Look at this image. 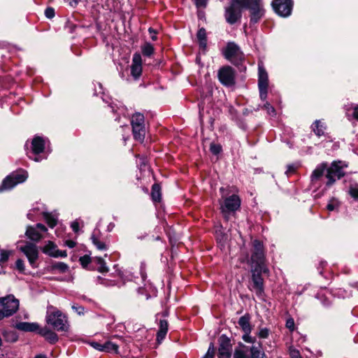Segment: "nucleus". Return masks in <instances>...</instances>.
Returning <instances> with one entry per match:
<instances>
[{"label": "nucleus", "instance_id": "nucleus-53", "mask_svg": "<svg viewBox=\"0 0 358 358\" xmlns=\"http://www.w3.org/2000/svg\"><path fill=\"white\" fill-rule=\"evenodd\" d=\"M197 7H202L206 5L207 0H194Z\"/></svg>", "mask_w": 358, "mask_h": 358}, {"label": "nucleus", "instance_id": "nucleus-22", "mask_svg": "<svg viewBox=\"0 0 358 358\" xmlns=\"http://www.w3.org/2000/svg\"><path fill=\"white\" fill-rule=\"evenodd\" d=\"M16 328L23 331H35L38 329L39 327L36 323H29L26 322H19L16 324Z\"/></svg>", "mask_w": 358, "mask_h": 358}, {"label": "nucleus", "instance_id": "nucleus-40", "mask_svg": "<svg viewBox=\"0 0 358 358\" xmlns=\"http://www.w3.org/2000/svg\"><path fill=\"white\" fill-rule=\"evenodd\" d=\"M297 168H298V166L296 165V164H289V165L287 166V169L285 173L287 176H289L290 174H292V173H294L296 171Z\"/></svg>", "mask_w": 358, "mask_h": 358}, {"label": "nucleus", "instance_id": "nucleus-3", "mask_svg": "<svg viewBox=\"0 0 358 358\" xmlns=\"http://www.w3.org/2000/svg\"><path fill=\"white\" fill-rule=\"evenodd\" d=\"M45 321L48 324L57 331H67L69 330L66 317L52 306H50L47 308Z\"/></svg>", "mask_w": 358, "mask_h": 358}, {"label": "nucleus", "instance_id": "nucleus-15", "mask_svg": "<svg viewBox=\"0 0 358 358\" xmlns=\"http://www.w3.org/2000/svg\"><path fill=\"white\" fill-rule=\"evenodd\" d=\"M142 73V59L139 53L133 55L132 64L131 66V74L134 79H138Z\"/></svg>", "mask_w": 358, "mask_h": 358}, {"label": "nucleus", "instance_id": "nucleus-62", "mask_svg": "<svg viewBox=\"0 0 358 358\" xmlns=\"http://www.w3.org/2000/svg\"><path fill=\"white\" fill-rule=\"evenodd\" d=\"M225 239H226V238H225L224 236H222L220 238V241H224Z\"/></svg>", "mask_w": 358, "mask_h": 358}, {"label": "nucleus", "instance_id": "nucleus-30", "mask_svg": "<svg viewBox=\"0 0 358 358\" xmlns=\"http://www.w3.org/2000/svg\"><path fill=\"white\" fill-rule=\"evenodd\" d=\"M93 244L96 247V248L99 250H106L107 249V246L105 243L99 241L94 235H92L91 237Z\"/></svg>", "mask_w": 358, "mask_h": 358}, {"label": "nucleus", "instance_id": "nucleus-47", "mask_svg": "<svg viewBox=\"0 0 358 358\" xmlns=\"http://www.w3.org/2000/svg\"><path fill=\"white\" fill-rule=\"evenodd\" d=\"M80 262L83 266H86L90 262V258L85 255L80 258Z\"/></svg>", "mask_w": 358, "mask_h": 358}, {"label": "nucleus", "instance_id": "nucleus-42", "mask_svg": "<svg viewBox=\"0 0 358 358\" xmlns=\"http://www.w3.org/2000/svg\"><path fill=\"white\" fill-rule=\"evenodd\" d=\"M269 335V330L266 328L260 329L259 336L262 338H266Z\"/></svg>", "mask_w": 358, "mask_h": 358}, {"label": "nucleus", "instance_id": "nucleus-29", "mask_svg": "<svg viewBox=\"0 0 358 358\" xmlns=\"http://www.w3.org/2000/svg\"><path fill=\"white\" fill-rule=\"evenodd\" d=\"M44 218L50 228H53L57 224V219L50 213H45Z\"/></svg>", "mask_w": 358, "mask_h": 358}, {"label": "nucleus", "instance_id": "nucleus-45", "mask_svg": "<svg viewBox=\"0 0 358 358\" xmlns=\"http://www.w3.org/2000/svg\"><path fill=\"white\" fill-rule=\"evenodd\" d=\"M350 194L352 197L358 199V186L351 187Z\"/></svg>", "mask_w": 358, "mask_h": 358}, {"label": "nucleus", "instance_id": "nucleus-13", "mask_svg": "<svg viewBox=\"0 0 358 358\" xmlns=\"http://www.w3.org/2000/svg\"><path fill=\"white\" fill-rule=\"evenodd\" d=\"M241 205V200L237 195L233 194L231 196L226 198L224 203L221 206V209L223 213L225 214L228 212H234L239 208Z\"/></svg>", "mask_w": 358, "mask_h": 358}, {"label": "nucleus", "instance_id": "nucleus-33", "mask_svg": "<svg viewBox=\"0 0 358 358\" xmlns=\"http://www.w3.org/2000/svg\"><path fill=\"white\" fill-rule=\"evenodd\" d=\"M54 268L55 269L59 270L60 272L64 273L68 270L69 266H67V264H66L63 262H59V263L55 264L54 265Z\"/></svg>", "mask_w": 358, "mask_h": 358}, {"label": "nucleus", "instance_id": "nucleus-5", "mask_svg": "<svg viewBox=\"0 0 358 358\" xmlns=\"http://www.w3.org/2000/svg\"><path fill=\"white\" fill-rule=\"evenodd\" d=\"M19 308V301L13 295L0 298V320L13 315Z\"/></svg>", "mask_w": 358, "mask_h": 358}, {"label": "nucleus", "instance_id": "nucleus-28", "mask_svg": "<svg viewBox=\"0 0 358 358\" xmlns=\"http://www.w3.org/2000/svg\"><path fill=\"white\" fill-rule=\"evenodd\" d=\"M55 245L51 242L49 241L44 247L43 252L46 254H48L49 255L53 256V257H57L58 254L55 253Z\"/></svg>", "mask_w": 358, "mask_h": 358}, {"label": "nucleus", "instance_id": "nucleus-17", "mask_svg": "<svg viewBox=\"0 0 358 358\" xmlns=\"http://www.w3.org/2000/svg\"><path fill=\"white\" fill-rule=\"evenodd\" d=\"M259 79H258V87L264 88L268 87V74L264 67L259 64Z\"/></svg>", "mask_w": 358, "mask_h": 358}, {"label": "nucleus", "instance_id": "nucleus-23", "mask_svg": "<svg viewBox=\"0 0 358 358\" xmlns=\"http://www.w3.org/2000/svg\"><path fill=\"white\" fill-rule=\"evenodd\" d=\"M238 325L241 327L244 333H250L251 327L250 324V317L248 315H245L240 317L238 320Z\"/></svg>", "mask_w": 358, "mask_h": 358}, {"label": "nucleus", "instance_id": "nucleus-58", "mask_svg": "<svg viewBox=\"0 0 358 358\" xmlns=\"http://www.w3.org/2000/svg\"><path fill=\"white\" fill-rule=\"evenodd\" d=\"M66 245L69 248H72L75 247V245H76V243H75L74 241H67L66 242Z\"/></svg>", "mask_w": 358, "mask_h": 358}, {"label": "nucleus", "instance_id": "nucleus-56", "mask_svg": "<svg viewBox=\"0 0 358 358\" xmlns=\"http://www.w3.org/2000/svg\"><path fill=\"white\" fill-rule=\"evenodd\" d=\"M352 115L355 119L358 120V105L355 106Z\"/></svg>", "mask_w": 358, "mask_h": 358}, {"label": "nucleus", "instance_id": "nucleus-64", "mask_svg": "<svg viewBox=\"0 0 358 358\" xmlns=\"http://www.w3.org/2000/svg\"><path fill=\"white\" fill-rule=\"evenodd\" d=\"M0 358H3V355L0 356Z\"/></svg>", "mask_w": 358, "mask_h": 358}, {"label": "nucleus", "instance_id": "nucleus-35", "mask_svg": "<svg viewBox=\"0 0 358 358\" xmlns=\"http://www.w3.org/2000/svg\"><path fill=\"white\" fill-rule=\"evenodd\" d=\"M15 267L20 273H24L25 266L24 261L21 259H18L15 262Z\"/></svg>", "mask_w": 358, "mask_h": 358}, {"label": "nucleus", "instance_id": "nucleus-16", "mask_svg": "<svg viewBox=\"0 0 358 358\" xmlns=\"http://www.w3.org/2000/svg\"><path fill=\"white\" fill-rule=\"evenodd\" d=\"M231 354V345L227 338L222 337L218 349L219 358H229Z\"/></svg>", "mask_w": 358, "mask_h": 358}, {"label": "nucleus", "instance_id": "nucleus-32", "mask_svg": "<svg viewBox=\"0 0 358 358\" xmlns=\"http://www.w3.org/2000/svg\"><path fill=\"white\" fill-rule=\"evenodd\" d=\"M97 264L99 265V271L101 273H106L108 268L106 266V262L101 257H96Z\"/></svg>", "mask_w": 358, "mask_h": 358}, {"label": "nucleus", "instance_id": "nucleus-24", "mask_svg": "<svg viewBox=\"0 0 358 358\" xmlns=\"http://www.w3.org/2000/svg\"><path fill=\"white\" fill-rule=\"evenodd\" d=\"M132 127L136 125H141L145 124L144 116L140 113H135L131 120Z\"/></svg>", "mask_w": 358, "mask_h": 358}, {"label": "nucleus", "instance_id": "nucleus-6", "mask_svg": "<svg viewBox=\"0 0 358 358\" xmlns=\"http://www.w3.org/2000/svg\"><path fill=\"white\" fill-rule=\"evenodd\" d=\"M27 176L28 174L24 171H21L18 173H12L3 180L2 184L0 186V192L13 188L17 184L25 181Z\"/></svg>", "mask_w": 358, "mask_h": 358}, {"label": "nucleus", "instance_id": "nucleus-31", "mask_svg": "<svg viewBox=\"0 0 358 358\" xmlns=\"http://www.w3.org/2000/svg\"><path fill=\"white\" fill-rule=\"evenodd\" d=\"M143 55L150 57L154 52V48L150 43H145L141 48Z\"/></svg>", "mask_w": 358, "mask_h": 358}, {"label": "nucleus", "instance_id": "nucleus-52", "mask_svg": "<svg viewBox=\"0 0 358 358\" xmlns=\"http://www.w3.org/2000/svg\"><path fill=\"white\" fill-rule=\"evenodd\" d=\"M92 346L96 350H98L99 351H103V344L94 342L92 343Z\"/></svg>", "mask_w": 358, "mask_h": 358}, {"label": "nucleus", "instance_id": "nucleus-39", "mask_svg": "<svg viewBox=\"0 0 358 358\" xmlns=\"http://www.w3.org/2000/svg\"><path fill=\"white\" fill-rule=\"evenodd\" d=\"M197 38L198 40H206V32L205 29L201 28L198 31Z\"/></svg>", "mask_w": 358, "mask_h": 358}, {"label": "nucleus", "instance_id": "nucleus-34", "mask_svg": "<svg viewBox=\"0 0 358 358\" xmlns=\"http://www.w3.org/2000/svg\"><path fill=\"white\" fill-rule=\"evenodd\" d=\"M210 152L214 155L219 154L222 150V147L219 144L211 143L210 146Z\"/></svg>", "mask_w": 358, "mask_h": 358}, {"label": "nucleus", "instance_id": "nucleus-14", "mask_svg": "<svg viewBox=\"0 0 358 358\" xmlns=\"http://www.w3.org/2000/svg\"><path fill=\"white\" fill-rule=\"evenodd\" d=\"M47 231V228L42 224H37L35 227L29 226L26 231V236L34 241H39L42 238V233Z\"/></svg>", "mask_w": 358, "mask_h": 358}, {"label": "nucleus", "instance_id": "nucleus-2", "mask_svg": "<svg viewBox=\"0 0 358 358\" xmlns=\"http://www.w3.org/2000/svg\"><path fill=\"white\" fill-rule=\"evenodd\" d=\"M344 166L341 162H334L329 167H327L326 163L318 164L310 176V183L312 186L317 188L320 187L324 177H325L327 179V182H325L326 187H330L337 180L344 176Z\"/></svg>", "mask_w": 358, "mask_h": 358}, {"label": "nucleus", "instance_id": "nucleus-1", "mask_svg": "<svg viewBox=\"0 0 358 358\" xmlns=\"http://www.w3.org/2000/svg\"><path fill=\"white\" fill-rule=\"evenodd\" d=\"M252 254L251 257V272L253 282L252 289L256 294L262 296L264 293V280L261 276L262 273L268 272V269L264 264V252L262 243L255 240L252 242Z\"/></svg>", "mask_w": 358, "mask_h": 358}, {"label": "nucleus", "instance_id": "nucleus-55", "mask_svg": "<svg viewBox=\"0 0 358 358\" xmlns=\"http://www.w3.org/2000/svg\"><path fill=\"white\" fill-rule=\"evenodd\" d=\"M199 42L200 48L203 50H206L207 45L206 40H199Z\"/></svg>", "mask_w": 358, "mask_h": 358}, {"label": "nucleus", "instance_id": "nucleus-50", "mask_svg": "<svg viewBox=\"0 0 358 358\" xmlns=\"http://www.w3.org/2000/svg\"><path fill=\"white\" fill-rule=\"evenodd\" d=\"M336 206L337 202L333 200L327 205V209L330 211H332L336 208Z\"/></svg>", "mask_w": 358, "mask_h": 358}, {"label": "nucleus", "instance_id": "nucleus-59", "mask_svg": "<svg viewBox=\"0 0 358 358\" xmlns=\"http://www.w3.org/2000/svg\"><path fill=\"white\" fill-rule=\"evenodd\" d=\"M149 31H150V34H151L152 32H154V35H152V36H151V38H152L153 41L156 40L157 36H156V35H155V32L153 31V29H151V28H150V29H149Z\"/></svg>", "mask_w": 358, "mask_h": 358}, {"label": "nucleus", "instance_id": "nucleus-8", "mask_svg": "<svg viewBox=\"0 0 358 358\" xmlns=\"http://www.w3.org/2000/svg\"><path fill=\"white\" fill-rule=\"evenodd\" d=\"M217 77L224 86L231 87L235 84V71L229 66L220 68L217 72Z\"/></svg>", "mask_w": 358, "mask_h": 358}, {"label": "nucleus", "instance_id": "nucleus-44", "mask_svg": "<svg viewBox=\"0 0 358 358\" xmlns=\"http://www.w3.org/2000/svg\"><path fill=\"white\" fill-rule=\"evenodd\" d=\"M286 327L291 331L294 330V321L292 318H289L286 322Z\"/></svg>", "mask_w": 358, "mask_h": 358}, {"label": "nucleus", "instance_id": "nucleus-19", "mask_svg": "<svg viewBox=\"0 0 358 358\" xmlns=\"http://www.w3.org/2000/svg\"><path fill=\"white\" fill-rule=\"evenodd\" d=\"M132 131L134 139L139 142H143L145 136V124L134 126Z\"/></svg>", "mask_w": 358, "mask_h": 358}, {"label": "nucleus", "instance_id": "nucleus-51", "mask_svg": "<svg viewBox=\"0 0 358 358\" xmlns=\"http://www.w3.org/2000/svg\"><path fill=\"white\" fill-rule=\"evenodd\" d=\"M72 308L75 311H76L79 315L84 314V308L82 306H76L75 305H73Z\"/></svg>", "mask_w": 358, "mask_h": 358}, {"label": "nucleus", "instance_id": "nucleus-4", "mask_svg": "<svg viewBox=\"0 0 358 358\" xmlns=\"http://www.w3.org/2000/svg\"><path fill=\"white\" fill-rule=\"evenodd\" d=\"M248 0H231L230 5L225 8L224 17L226 21L234 24L238 22L242 16V10L246 5Z\"/></svg>", "mask_w": 358, "mask_h": 358}, {"label": "nucleus", "instance_id": "nucleus-37", "mask_svg": "<svg viewBox=\"0 0 358 358\" xmlns=\"http://www.w3.org/2000/svg\"><path fill=\"white\" fill-rule=\"evenodd\" d=\"M264 109L267 111V113L270 115H275V110L274 108L268 102H266L264 106Z\"/></svg>", "mask_w": 358, "mask_h": 358}, {"label": "nucleus", "instance_id": "nucleus-46", "mask_svg": "<svg viewBox=\"0 0 358 358\" xmlns=\"http://www.w3.org/2000/svg\"><path fill=\"white\" fill-rule=\"evenodd\" d=\"M9 257V253L7 251L1 250V257L0 262H5L8 260Z\"/></svg>", "mask_w": 358, "mask_h": 358}, {"label": "nucleus", "instance_id": "nucleus-54", "mask_svg": "<svg viewBox=\"0 0 358 358\" xmlns=\"http://www.w3.org/2000/svg\"><path fill=\"white\" fill-rule=\"evenodd\" d=\"M71 228L75 232H78L79 230V223L77 221H75L71 223Z\"/></svg>", "mask_w": 358, "mask_h": 358}, {"label": "nucleus", "instance_id": "nucleus-61", "mask_svg": "<svg viewBox=\"0 0 358 358\" xmlns=\"http://www.w3.org/2000/svg\"><path fill=\"white\" fill-rule=\"evenodd\" d=\"M34 160L35 162H40V161H41V159H40L39 157H35V158L34 159Z\"/></svg>", "mask_w": 358, "mask_h": 358}, {"label": "nucleus", "instance_id": "nucleus-26", "mask_svg": "<svg viewBox=\"0 0 358 358\" xmlns=\"http://www.w3.org/2000/svg\"><path fill=\"white\" fill-rule=\"evenodd\" d=\"M151 196L154 201H159L161 199V189L158 184H154L152 187Z\"/></svg>", "mask_w": 358, "mask_h": 358}, {"label": "nucleus", "instance_id": "nucleus-11", "mask_svg": "<svg viewBox=\"0 0 358 358\" xmlns=\"http://www.w3.org/2000/svg\"><path fill=\"white\" fill-rule=\"evenodd\" d=\"M20 251H22L27 257L30 265L36 268V262L38 258V250L36 245L27 243L23 246H20Z\"/></svg>", "mask_w": 358, "mask_h": 358}, {"label": "nucleus", "instance_id": "nucleus-27", "mask_svg": "<svg viewBox=\"0 0 358 358\" xmlns=\"http://www.w3.org/2000/svg\"><path fill=\"white\" fill-rule=\"evenodd\" d=\"M103 352L117 353L118 345L111 341L106 342L103 344Z\"/></svg>", "mask_w": 358, "mask_h": 358}, {"label": "nucleus", "instance_id": "nucleus-43", "mask_svg": "<svg viewBox=\"0 0 358 358\" xmlns=\"http://www.w3.org/2000/svg\"><path fill=\"white\" fill-rule=\"evenodd\" d=\"M250 333H245L243 336V340L246 343H253L255 341V338H252L250 336Z\"/></svg>", "mask_w": 358, "mask_h": 358}, {"label": "nucleus", "instance_id": "nucleus-60", "mask_svg": "<svg viewBox=\"0 0 358 358\" xmlns=\"http://www.w3.org/2000/svg\"><path fill=\"white\" fill-rule=\"evenodd\" d=\"M35 358H47V357L44 355H38L35 357Z\"/></svg>", "mask_w": 358, "mask_h": 358}, {"label": "nucleus", "instance_id": "nucleus-7", "mask_svg": "<svg viewBox=\"0 0 358 358\" xmlns=\"http://www.w3.org/2000/svg\"><path fill=\"white\" fill-rule=\"evenodd\" d=\"M244 8L250 11V21L257 23L264 15V8L262 0H248Z\"/></svg>", "mask_w": 358, "mask_h": 358}, {"label": "nucleus", "instance_id": "nucleus-41", "mask_svg": "<svg viewBox=\"0 0 358 358\" xmlns=\"http://www.w3.org/2000/svg\"><path fill=\"white\" fill-rule=\"evenodd\" d=\"M267 89L268 87H259V96L262 100L264 101L267 97Z\"/></svg>", "mask_w": 358, "mask_h": 358}, {"label": "nucleus", "instance_id": "nucleus-63", "mask_svg": "<svg viewBox=\"0 0 358 358\" xmlns=\"http://www.w3.org/2000/svg\"><path fill=\"white\" fill-rule=\"evenodd\" d=\"M220 191H221V192H223V191H224V188H223V187H221V188H220Z\"/></svg>", "mask_w": 358, "mask_h": 358}, {"label": "nucleus", "instance_id": "nucleus-20", "mask_svg": "<svg viewBox=\"0 0 358 358\" xmlns=\"http://www.w3.org/2000/svg\"><path fill=\"white\" fill-rule=\"evenodd\" d=\"M168 322L165 320L159 321V329L157 334V341L160 343L165 338L168 331Z\"/></svg>", "mask_w": 358, "mask_h": 358}, {"label": "nucleus", "instance_id": "nucleus-9", "mask_svg": "<svg viewBox=\"0 0 358 358\" xmlns=\"http://www.w3.org/2000/svg\"><path fill=\"white\" fill-rule=\"evenodd\" d=\"M272 6L280 16L288 17L292 10L293 1L292 0H273Z\"/></svg>", "mask_w": 358, "mask_h": 358}, {"label": "nucleus", "instance_id": "nucleus-57", "mask_svg": "<svg viewBox=\"0 0 358 358\" xmlns=\"http://www.w3.org/2000/svg\"><path fill=\"white\" fill-rule=\"evenodd\" d=\"M55 253L58 254L57 257H66L67 255L66 251L56 250Z\"/></svg>", "mask_w": 358, "mask_h": 358}, {"label": "nucleus", "instance_id": "nucleus-36", "mask_svg": "<svg viewBox=\"0 0 358 358\" xmlns=\"http://www.w3.org/2000/svg\"><path fill=\"white\" fill-rule=\"evenodd\" d=\"M214 352H215L214 345L213 343H210L206 354L202 358H213L214 357Z\"/></svg>", "mask_w": 358, "mask_h": 358}, {"label": "nucleus", "instance_id": "nucleus-12", "mask_svg": "<svg viewBox=\"0 0 358 358\" xmlns=\"http://www.w3.org/2000/svg\"><path fill=\"white\" fill-rule=\"evenodd\" d=\"M261 351L257 347L252 346L250 348L243 346L240 349H236L234 354V358H260Z\"/></svg>", "mask_w": 358, "mask_h": 358}, {"label": "nucleus", "instance_id": "nucleus-49", "mask_svg": "<svg viewBox=\"0 0 358 358\" xmlns=\"http://www.w3.org/2000/svg\"><path fill=\"white\" fill-rule=\"evenodd\" d=\"M17 336L15 335V334H14L13 332L8 333L6 336V340L8 341L15 342L17 341Z\"/></svg>", "mask_w": 358, "mask_h": 358}, {"label": "nucleus", "instance_id": "nucleus-38", "mask_svg": "<svg viewBox=\"0 0 358 358\" xmlns=\"http://www.w3.org/2000/svg\"><path fill=\"white\" fill-rule=\"evenodd\" d=\"M289 352L292 358H301L300 352L298 350L290 348Z\"/></svg>", "mask_w": 358, "mask_h": 358}, {"label": "nucleus", "instance_id": "nucleus-10", "mask_svg": "<svg viewBox=\"0 0 358 358\" xmlns=\"http://www.w3.org/2000/svg\"><path fill=\"white\" fill-rule=\"evenodd\" d=\"M224 55L226 59L231 62L236 64L237 62L243 58V52L241 51L239 47L234 43H229L224 52Z\"/></svg>", "mask_w": 358, "mask_h": 358}, {"label": "nucleus", "instance_id": "nucleus-21", "mask_svg": "<svg viewBox=\"0 0 358 358\" xmlns=\"http://www.w3.org/2000/svg\"><path fill=\"white\" fill-rule=\"evenodd\" d=\"M32 151L34 154H39L44 150L45 143L42 138L36 136L32 140Z\"/></svg>", "mask_w": 358, "mask_h": 358}, {"label": "nucleus", "instance_id": "nucleus-48", "mask_svg": "<svg viewBox=\"0 0 358 358\" xmlns=\"http://www.w3.org/2000/svg\"><path fill=\"white\" fill-rule=\"evenodd\" d=\"M45 14L48 18H52L55 15V10L52 8H48L45 11Z\"/></svg>", "mask_w": 358, "mask_h": 358}, {"label": "nucleus", "instance_id": "nucleus-18", "mask_svg": "<svg viewBox=\"0 0 358 358\" xmlns=\"http://www.w3.org/2000/svg\"><path fill=\"white\" fill-rule=\"evenodd\" d=\"M39 334L50 343H55L58 341L57 335L47 327L40 329Z\"/></svg>", "mask_w": 358, "mask_h": 358}, {"label": "nucleus", "instance_id": "nucleus-25", "mask_svg": "<svg viewBox=\"0 0 358 358\" xmlns=\"http://www.w3.org/2000/svg\"><path fill=\"white\" fill-rule=\"evenodd\" d=\"M324 129L325 127L320 120H316L313 125L314 132L319 136L324 134Z\"/></svg>", "mask_w": 358, "mask_h": 358}]
</instances>
